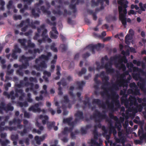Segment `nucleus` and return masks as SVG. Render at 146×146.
Instances as JSON below:
<instances>
[{"mask_svg": "<svg viewBox=\"0 0 146 146\" xmlns=\"http://www.w3.org/2000/svg\"><path fill=\"white\" fill-rule=\"evenodd\" d=\"M48 110L52 115H54L55 113V111L51 108H50L48 109Z\"/></svg>", "mask_w": 146, "mask_h": 146, "instance_id": "59", "label": "nucleus"}, {"mask_svg": "<svg viewBox=\"0 0 146 146\" xmlns=\"http://www.w3.org/2000/svg\"><path fill=\"white\" fill-rule=\"evenodd\" d=\"M129 86L131 88H132L133 90H135L134 92L135 94L139 95H140L139 90L137 88V87L135 83L133 82L130 83Z\"/></svg>", "mask_w": 146, "mask_h": 146, "instance_id": "25", "label": "nucleus"}, {"mask_svg": "<svg viewBox=\"0 0 146 146\" xmlns=\"http://www.w3.org/2000/svg\"><path fill=\"white\" fill-rule=\"evenodd\" d=\"M19 41L21 43V45L23 46L25 50H28L29 52L33 55V56L26 57L24 56H23L20 58V61L24 63L22 65L19 66V69L17 71V73L20 76H23V73L22 70L23 69H26L29 66L28 62L35 58L36 56V54L37 53H40L42 51V49L36 48L33 51L31 50V48H34L35 46V44L33 43H32L30 40L28 41V46H25V43L26 42V40L24 39H19Z\"/></svg>", "mask_w": 146, "mask_h": 146, "instance_id": "4", "label": "nucleus"}, {"mask_svg": "<svg viewBox=\"0 0 146 146\" xmlns=\"http://www.w3.org/2000/svg\"><path fill=\"white\" fill-rule=\"evenodd\" d=\"M47 88V87L46 85H44L43 86V90L41 91L40 92V93L42 94H43L45 96L48 95V93L46 90Z\"/></svg>", "mask_w": 146, "mask_h": 146, "instance_id": "29", "label": "nucleus"}, {"mask_svg": "<svg viewBox=\"0 0 146 146\" xmlns=\"http://www.w3.org/2000/svg\"><path fill=\"white\" fill-rule=\"evenodd\" d=\"M13 53L11 55L12 57L14 59H16L17 58V56L16 55V53H20L21 52V49L19 48L17 44L14 46V48L12 50Z\"/></svg>", "mask_w": 146, "mask_h": 146, "instance_id": "19", "label": "nucleus"}, {"mask_svg": "<svg viewBox=\"0 0 146 146\" xmlns=\"http://www.w3.org/2000/svg\"><path fill=\"white\" fill-rule=\"evenodd\" d=\"M13 18L15 20H21L22 19V17L21 15H15L13 16Z\"/></svg>", "mask_w": 146, "mask_h": 146, "instance_id": "43", "label": "nucleus"}, {"mask_svg": "<svg viewBox=\"0 0 146 146\" xmlns=\"http://www.w3.org/2000/svg\"><path fill=\"white\" fill-rule=\"evenodd\" d=\"M90 56V54L88 52H86V53L84 54L83 55V57L84 58H86Z\"/></svg>", "mask_w": 146, "mask_h": 146, "instance_id": "58", "label": "nucleus"}, {"mask_svg": "<svg viewBox=\"0 0 146 146\" xmlns=\"http://www.w3.org/2000/svg\"><path fill=\"white\" fill-rule=\"evenodd\" d=\"M123 35L122 33H121L119 34H117L115 35V37L116 38H120L121 37H123Z\"/></svg>", "mask_w": 146, "mask_h": 146, "instance_id": "51", "label": "nucleus"}, {"mask_svg": "<svg viewBox=\"0 0 146 146\" xmlns=\"http://www.w3.org/2000/svg\"><path fill=\"white\" fill-rule=\"evenodd\" d=\"M11 65L10 64H9L8 66L7 67L8 70L7 74L9 75L12 74V73H13L14 72V70L13 69H12L10 70H9V69L11 68Z\"/></svg>", "mask_w": 146, "mask_h": 146, "instance_id": "36", "label": "nucleus"}, {"mask_svg": "<svg viewBox=\"0 0 146 146\" xmlns=\"http://www.w3.org/2000/svg\"><path fill=\"white\" fill-rule=\"evenodd\" d=\"M29 80L30 82L36 83L37 82V80L36 78L30 77L29 78Z\"/></svg>", "mask_w": 146, "mask_h": 146, "instance_id": "46", "label": "nucleus"}, {"mask_svg": "<svg viewBox=\"0 0 146 146\" xmlns=\"http://www.w3.org/2000/svg\"><path fill=\"white\" fill-rule=\"evenodd\" d=\"M43 1L42 0H40L38 4L35 5V9H33L32 10V14L35 17H39V14L40 13L39 8L40 7L41 5L43 3Z\"/></svg>", "mask_w": 146, "mask_h": 146, "instance_id": "14", "label": "nucleus"}, {"mask_svg": "<svg viewBox=\"0 0 146 146\" xmlns=\"http://www.w3.org/2000/svg\"><path fill=\"white\" fill-rule=\"evenodd\" d=\"M7 136V134L6 133H2L0 134L1 137L2 138L4 139Z\"/></svg>", "mask_w": 146, "mask_h": 146, "instance_id": "63", "label": "nucleus"}, {"mask_svg": "<svg viewBox=\"0 0 146 146\" xmlns=\"http://www.w3.org/2000/svg\"><path fill=\"white\" fill-rule=\"evenodd\" d=\"M134 122L141 125H143L144 123L143 121H141L140 120H138L136 119H134L133 120Z\"/></svg>", "mask_w": 146, "mask_h": 146, "instance_id": "47", "label": "nucleus"}, {"mask_svg": "<svg viewBox=\"0 0 146 146\" xmlns=\"http://www.w3.org/2000/svg\"><path fill=\"white\" fill-rule=\"evenodd\" d=\"M5 122H2L0 124V131H2L4 130H9L12 131V130H16V128L15 127H9L5 126L3 127V126L5 125Z\"/></svg>", "mask_w": 146, "mask_h": 146, "instance_id": "21", "label": "nucleus"}, {"mask_svg": "<svg viewBox=\"0 0 146 146\" xmlns=\"http://www.w3.org/2000/svg\"><path fill=\"white\" fill-rule=\"evenodd\" d=\"M13 2L11 1H9L8 5H7V7L8 9H10L12 5Z\"/></svg>", "mask_w": 146, "mask_h": 146, "instance_id": "60", "label": "nucleus"}, {"mask_svg": "<svg viewBox=\"0 0 146 146\" xmlns=\"http://www.w3.org/2000/svg\"><path fill=\"white\" fill-rule=\"evenodd\" d=\"M27 133V131H26V129L25 128L23 132H21L20 133V134L21 136H23L25 135V134Z\"/></svg>", "mask_w": 146, "mask_h": 146, "instance_id": "54", "label": "nucleus"}, {"mask_svg": "<svg viewBox=\"0 0 146 146\" xmlns=\"http://www.w3.org/2000/svg\"><path fill=\"white\" fill-rule=\"evenodd\" d=\"M118 3L120 5L118 7L119 19L125 27L126 24L125 16L127 13L126 8L127 7L128 2L126 0H119Z\"/></svg>", "mask_w": 146, "mask_h": 146, "instance_id": "7", "label": "nucleus"}, {"mask_svg": "<svg viewBox=\"0 0 146 146\" xmlns=\"http://www.w3.org/2000/svg\"><path fill=\"white\" fill-rule=\"evenodd\" d=\"M5 89L7 91L8 90V88L11 86V84L10 83H8L4 85Z\"/></svg>", "mask_w": 146, "mask_h": 146, "instance_id": "53", "label": "nucleus"}, {"mask_svg": "<svg viewBox=\"0 0 146 146\" xmlns=\"http://www.w3.org/2000/svg\"><path fill=\"white\" fill-rule=\"evenodd\" d=\"M50 52H48L46 55L42 54L35 60L36 64L33 67L38 71H41L43 69L47 68L46 62L50 59L51 56Z\"/></svg>", "mask_w": 146, "mask_h": 146, "instance_id": "6", "label": "nucleus"}, {"mask_svg": "<svg viewBox=\"0 0 146 146\" xmlns=\"http://www.w3.org/2000/svg\"><path fill=\"white\" fill-rule=\"evenodd\" d=\"M5 104L4 102H1L0 104V113H3L4 111L6 112L8 111H12L14 109L13 107L11 106L10 103H9L7 106L5 107Z\"/></svg>", "mask_w": 146, "mask_h": 146, "instance_id": "12", "label": "nucleus"}, {"mask_svg": "<svg viewBox=\"0 0 146 146\" xmlns=\"http://www.w3.org/2000/svg\"><path fill=\"white\" fill-rule=\"evenodd\" d=\"M136 12L133 10H131L128 12V14L129 15H135L136 14Z\"/></svg>", "mask_w": 146, "mask_h": 146, "instance_id": "49", "label": "nucleus"}, {"mask_svg": "<svg viewBox=\"0 0 146 146\" xmlns=\"http://www.w3.org/2000/svg\"><path fill=\"white\" fill-rule=\"evenodd\" d=\"M5 5V2L2 0H0V6H1V9L2 10H4V6Z\"/></svg>", "mask_w": 146, "mask_h": 146, "instance_id": "42", "label": "nucleus"}, {"mask_svg": "<svg viewBox=\"0 0 146 146\" xmlns=\"http://www.w3.org/2000/svg\"><path fill=\"white\" fill-rule=\"evenodd\" d=\"M110 145L111 146H121L120 145L117 144L115 143H111Z\"/></svg>", "mask_w": 146, "mask_h": 146, "instance_id": "64", "label": "nucleus"}, {"mask_svg": "<svg viewBox=\"0 0 146 146\" xmlns=\"http://www.w3.org/2000/svg\"><path fill=\"white\" fill-rule=\"evenodd\" d=\"M38 119L42 120V122L43 125L47 124V127L49 129H51L53 127L55 131H56L58 129V127L54 126L55 124V122H50L48 121L49 118L48 116H43L42 115H40L38 117Z\"/></svg>", "mask_w": 146, "mask_h": 146, "instance_id": "10", "label": "nucleus"}, {"mask_svg": "<svg viewBox=\"0 0 146 146\" xmlns=\"http://www.w3.org/2000/svg\"><path fill=\"white\" fill-rule=\"evenodd\" d=\"M86 72V69L85 68H83L81 71L79 73L78 75L80 76H81L82 74H85Z\"/></svg>", "mask_w": 146, "mask_h": 146, "instance_id": "39", "label": "nucleus"}, {"mask_svg": "<svg viewBox=\"0 0 146 146\" xmlns=\"http://www.w3.org/2000/svg\"><path fill=\"white\" fill-rule=\"evenodd\" d=\"M23 112L24 113V116L25 117L28 118H30L31 115L29 113L27 112L26 111H23Z\"/></svg>", "mask_w": 146, "mask_h": 146, "instance_id": "48", "label": "nucleus"}, {"mask_svg": "<svg viewBox=\"0 0 146 146\" xmlns=\"http://www.w3.org/2000/svg\"><path fill=\"white\" fill-rule=\"evenodd\" d=\"M31 94L30 93H28L27 94L28 98H27V100L28 102L31 103L33 101V99L31 98Z\"/></svg>", "mask_w": 146, "mask_h": 146, "instance_id": "40", "label": "nucleus"}, {"mask_svg": "<svg viewBox=\"0 0 146 146\" xmlns=\"http://www.w3.org/2000/svg\"><path fill=\"white\" fill-rule=\"evenodd\" d=\"M129 50L131 52H133V53L136 52V51L135 49L133 47H129Z\"/></svg>", "mask_w": 146, "mask_h": 146, "instance_id": "62", "label": "nucleus"}, {"mask_svg": "<svg viewBox=\"0 0 146 146\" xmlns=\"http://www.w3.org/2000/svg\"><path fill=\"white\" fill-rule=\"evenodd\" d=\"M64 101L62 102V107L64 108V106H68V107L70 108V106L69 105L70 103L68 97L66 96H64Z\"/></svg>", "mask_w": 146, "mask_h": 146, "instance_id": "26", "label": "nucleus"}, {"mask_svg": "<svg viewBox=\"0 0 146 146\" xmlns=\"http://www.w3.org/2000/svg\"><path fill=\"white\" fill-rule=\"evenodd\" d=\"M37 31L38 33H36L33 37V39L35 40H37L39 37V34L41 32H42V39H38V40L39 45H40L42 42H46L49 43L51 42L52 40L49 38L48 35L46 34L47 31L45 29L44 25H42L40 28H38Z\"/></svg>", "mask_w": 146, "mask_h": 146, "instance_id": "8", "label": "nucleus"}, {"mask_svg": "<svg viewBox=\"0 0 146 146\" xmlns=\"http://www.w3.org/2000/svg\"><path fill=\"white\" fill-rule=\"evenodd\" d=\"M40 24L39 21H36L33 22V21H30L29 19H27L26 21H23L17 27H21L23 26L25 27L21 29V31L23 32L25 31L29 26L33 28H35L36 25Z\"/></svg>", "mask_w": 146, "mask_h": 146, "instance_id": "9", "label": "nucleus"}, {"mask_svg": "<svg viewBox=\"0 0 146 146\" xmlns=\"http://www.w3.org/2000/svg\"><path fill=\"white\" fill-rule=\"evenodd\" d=\"M32 33V31L31 30H29L28 32L25 33L24 35H25L28 36L29 35H31V33Z\"/></svg>", "mask_w": 146, "mask_h": 146, "instance_id": "57", "label": "nucleus"}, {"mask_svg": "<svg viewBox=\"0 0 146 146\" xmlns=\"http://www.w3.org/2000/svg\"><path fill=\"white\" fill-rule=\"evenodd\" d=\"M19 105L21 107H26L28 106V104L27 102H25L23 103L19 102Z\"/></svg>", "mask_w": 146, "mask_h": 146, "instance_id": "37", "label": "nucleus"}, {"mask_svg": "<svg viewBox=\"0 0 146 146\" xmlns=\"http://www.w3.org/2000/svg\"><path fill=\"white\" fill-rule=\"evenodd\" d=\"M122 115L123 117H120V119L119 120L116 117L113 116L112 114H110V117L111 119H114L115 121V128H117L119 131L118 132V135L119 138L118 139L115 137V141L117 143H121L123 144H124L125 140L124 134L123 133V131H120V130L122 127L121 123L124 121L125 117V116L124 113H122Z\"/></svg>", "mask_w": 146, "mask_h": 146, "instance_id": "5", "label": "nucleus"}, {"mask_svg": "<svg viewBox=\"0 0 146 146\" xmlns=\"http://www.w3.org/2000/svg\"><path fill=\"white\" fill-rule=\"evenodd\" d=\"M23 114H21L19 117L21 119L22 118L23 116ZM22 119H19L15 118L12 121H11L9 122V125H13L17 126V128L19 129H22L23 126L22 125H20V123L22 122Z\"/></svg>", "mask_w": 146, "mask_h": 146, "instance_id": "13", "label": "nucleus"}, {"mask_svg": "<svg viewBox=\"0 0 146 146\" xmlns=\"http://www.w3.org/2000/svg\"><path fill=\"white\" fill-rule=\"evenodd\" d=\"M56 19V18L54 17H52L51 18V20L53 22L52 23H51L50 21L49 20H47V22L48 24L50 25H53V26H55L56 25V23L54 21Z\"/></svg>", "mask_w": 146, "mask_h": 146, "instance_id": "33", "label": "nucleus"}, {"mask_svg": "<svg viewBox=\"0 0 146 146\" xmlns=\"http://www.w3.org/2000/svg\"><path fill=\"white\" fill-rule=\"evenodd\" d=\"M125 99H123L122 98H121V101L123 103H124L125 106L126 108H129L125 112L126 115L125 118L126 119L124 124H123V127L125 129L127 132V128L128 126V121L127 120L129 117H134L135 114L138 111H141L142 108L144 107L145 111L143 114L145 118H146V98H144L142 100L141 98H138V102L141 103L142 102V105H139L137 102V100L135 97L130 96L129 97V101ZM145 133L142 135V137L144 139H146V127L145 128Z\"/></svg>", "mask_w": 146, "mask_h": 146, "instance_id": "2", "label": "nucleus"}, {"mask_svg": "<svg viewBox=\"0 0 146 146\" xmlns=\"http://www.w3.org/2000/svg\"><path fill=\"white\" fill-rule=\"evenodd\" d=\"M121 53L123 55V56L118 55L111 57L110 62L108 60V56H106L104 58H102L101 65L99 62H96L97 69L98 70L104 68L108 73H113L114 70L112 68L111 66L114 64L116 67L122 70L123 73L122 74L119 76L115 84L112 85L111 86V85L108 82V77L106 75L104 72H103L101 73L100 76L102 78L103 82L102 86V88L104 90L103 94L106 96L107 100L106 104H101V102L99 100L94 99L93 102V105H96L100 108H102V109H117L119 108V102L118 100L119 95L116 93V91L119 90L120 87L122 86L124 88V91L121 90L120 94L124 96L128 85V83L131 78L130 76L126 79V75L128 74L129 72H125L126 67L123 63V62L125 64L127 63V60L125 56L129 55V52L128 51L125 52L123 50Z\"/></svg>", "mask_w": 146, "mask_h": 146, "instance_id": "1", "label": "nucleus"}, {"mask_svg": "<svg viewBox=\"0 0 146 146\" xmlns=\"http://www.w3.org/2000/svg\"><path fill=\"white\" fill-rule=\"evenodd\" d=\"M72 80V77L70 76H69L67 78V79L66 80V81L64 80H62L61 82H59L58 83V84L59 86V87L58 88V94L59 95H61L62 94V93L61 91V88L60 87L61 85H62L63 86H64L66 85V82H68Z\"/></svg>", "mask_w": 146, "mask_h": 146, "instance_id": "15", "label": "nucleus"}, {"mask_svg": "<svg viewBox=\"0 0 146 146\" xmlns=\"http://www.w3.org/2000/svg\"><path fill=\"white\" fill-rule=\"evenodd\" d=\"M42 99L43 97L42 95H40L39 97L36 96L35 98L36 100L37 101L42 100Z\"/></svg>", "mask_w": 146, "mask_h": 146, "instance_id": "55", "label": "nucleus"}, {"mask_svg": "<svg viewBox=\"0 0 146 146\" xmlns=\"http://www.w3.org/2000/svg\"><path fill=\"white\" fill-rule=\"evenodd\" d=\"M44 76H43V78L45 80L46 82L48 81L47 78L46 77V76L49 77L51 76V73L47 71H45L43 72Z\"/></svg>", "mask_w": 146, "mask_h": 146, "instance_id": "30", "label": "nucleus"}, {"mask_svg": "<svg viewBox=\"0 0 146 146\" xmlns=\"http://www.w3.org/2000/svg\"><path fill=\"white\" fill-rule=\"evenodd\" d=\"M57 56L56 55H55L54 56V59L51 62V64H54L55 63V62L56 61V60L57 59Z\"/></svg>", "mask_w": 146, "mask_h": 146, "instance_id": "52", "label": "nucleus"}, {"mask_svg": "<svg viewBox=\"0 0 146 146\" xmlns=\"http://www.w3.org/2000/svg\"><path fill=\"white\" fill-rule=\"evenodd\" d=\"M76 88L79 90H81L82 87L84 85L85 82L83 81H78L76 83Z\"/></svg>", "mask_w": 146, "mask_h": 146, "instance_id": "27", "label": "nucleus"}, {"mask_svg": "<svg viewBox=\"0 0 146 146\" xmlns=\"http://www.w3.org/2000/svg\"><path fill=\"white\" fill-rule=\"evenodd\" d=\"M47 136L46 134L42 135L40 137L38 136H36L35 137V140L36 143L38 145H40L41 144V142L43 141L46 138Z\"/></svg>", "mask_w": 146, "mask_h": 146, "instance_id": "22", "label": "nucleus"}, {"mask_svg": "<svg viewBox=\"0 0 146 146\" xmlns=\"http://www.w3.org/2000/svg\"><path fill=\"white\" fill-rule=\"evenodd\" d=\"M31 74L32 75H36L37 77H39L40 76V74L39 72L36 73L35 71H33L31 72Z\"/></svg>", "mask_w": 146, "mask_h": 146, "instance_id": "45", "label": "nucleus"}, {"mask_svg": "<svg viewBox=\"0 0 146 146\" xmlns=\"http://www.w3.org/2000/svg\"><path fill=\"white\" fill-rule=\"evenodd\" d=\"M0 143H1L2 146H6L9 143V141L7 139H5V142L1 141V139H0Z\"/></svg>", "mask_w": 146, "mask_h": 146, "instance_id": "35", "label": "nucleus"}, {"mask_svg": "<svg viewBox=\"0 0 146 146\" xmlns=\"http://www.w3.org/2000/svg\"><path fill=\"white\" fill-rule=\"evenodd\" d=\"M11 139L12 140H17L18 138V135H12L11 137Z\"/></svg>", "mask_w": 146, "mask_h": 146, "instance_id": "50", "label": "nucleus"}, {"mask_svg": "<svg viewBox=\"0 0 146 146\" xmlns=\"http://www.w3.org/2000/svg\"><path fill=\"white\" fill-rule=\"evenodd\" d=\"M90 127V126L88 125L86 127H82L81 129V131L82 134H85L86 132V130Z\"/></svg>", "mask_w": 146, "mask_h": 146, "instance_id": "34", "label": "nucleus"}, {"mask_svg": "<svg viewBox=\"0 0 146 146\" xmlns=\"http://www.w3.org/2000/svg\"><path fill=\"white\" fill-rule=\"evenodd\" d=\"M55 44L54 43H53L52 45L51 46V49L54 52H56L57 51V48L54 46Z\"/></svg>", "mask_w": 146, "mask_h": 146, "instance_id": "41", "label": "nucleus"}, {"mask_svg": "<svg viewBox=\"0 0 146 146\" xmlns=\"http://www.w3.org/2000/svg\"><path fill=\"white\" fill-rule=\"evenodd\" d=\"M129 34H127L125 38V43L128 45L130 44V42L132 40V36L134 35L133 31L132 29H130L129 31Z\"/></svg>", "mask_w": 146, "mask_h": 146, "instance_id": "18", "label": "nucleus"}, {"mask_svg": "<svg viewBox=\"0 0 146 146\" xmlns=\"http://www.w3.org/2000/svg\"><path fill=\"white\" fill-rule=\"evenodd\" d=\"M24 2L25 5L24 9H21L20 10V12L21 13H23L24 12V10L27 9V6L30 5L31 3L33 2V0H22Z\"/></svg>", "mask_w": 146, "mask_h": 146, "instance_id": "24", "label": "nucleus"}, {"mask_svg": "<svg viewBox=\"0 0 146 146\" xmlns=\"http://www.w3.org/2000/svg\"><path fill=\"white\" fill-rule=\"evenodd\" d=\"M60 47L61 48L63 51L67 49V46L64 44L61 45Z\"/></svg>", "mask_w": 146, "mask_h": 146, "instance_id": "61", "label": "nucleus"}, {"mask_svg": "<svg viewBox=\"0 0 146 146\" xmlns=\"http://www.w3.org/2000/svg\"><path fill=\"white\" fill-rule=\"evenodd\" d=\"M133 63L135 64H136L137 66H139L141 65V62L140 61H137L135 60H133Z\"/></svg>", "mask_w": 146, "mask_h": 146, "instance_id": "44", "label": "nucleus"}, {"mask_svg": "<svg viewBox=\"0 0 146 146\" xmlns=\"http://www.w3.org/2000/svg\"><path fill=\"white\" fill-rule=\"evenodd\" d=\"M42 105L43 104L42 103L36 104L29 108V111H32L34 112L40 113L42 111V110L39 108V106Z\"/></svg>", "mask_w": 146, "mask_h": 146, "instance_id": "16", "label": "nucleus"}, {"mask_svg": "<svg viewBox=\"0 0 146 146\" xmlns=\"http://www.w3.org/2000/svg\"><path fill=\"white\" fill-rule=\"evenodd\" d=\"M60 135H59V137L61 138V140L64 142H66L68 141V139L66 137H64L63 138H60Z\"/></svg>", "mask_w": 146, "mask_h": 146, "instance_id": "56", "label": "nucleus"}, {"mask_svg": "<svg viewBox=\"0 0 146 146\" xmlns=\"http://www.w3.org/2000/svg\"><path fill=\"white\" fill-rule=\"evenodd\" d=\"M59 4L60 5L58 6H57L56 8L57 11H55L54 10L53 11V13L54 14H58V15H61V12L59 11V9L61 7L60 5H61L62 3L61 2V0H59Z\"/></svg>", "mask_w": 146, "mask_h": 146, "instance_id": "28", "label": "nucleus"}, {"mask_svg": "<svg viewBox=\"0 0 146 146\" xmlns=\"http://www.w3.org/2000/svg\"><path fill=\"white\" fill-rule=\"evenodd\" d=\"M40 9L42 10V12L48 15V17H49V15L50 14V11H48L46 9L44 8V6H42L40 8Z\"/></svg>", "mask_w": 146, "mask_h": 146, "instance_id": "32", "label": "nucleus"}, {"mask_svg": "<svg viewBox=\"0 0 146 146\" xmlns=\"http://www.w3.org/2000/svg\"><path fill=\"white\" fill-rule=\"evenodd\" d=\"M101 45L100 43H98L97 44L93 45L90 44L87 46L85 49L86 51L92 52V53H94V50L97 49L98 48L101 47Z\"/></svg>", "mask_w": 146, "mask_h": 146, "instance_id": "17", "label": "nucleus"}, {"mask_svg": "<svg viewBox=\"0 0 146 146\" xmlns=\"http://www.w3.org/2000/svg\"><path fill=\"white\" fill-rule=\"evenodd\" d=\"M75 116L76 117V119L75 122L74 123L71 122L72 119L71 117L64 119L63 123H68V125L70 126H73L75 124V122L76 123L78 121L83 118V113L81 111H78L75 114Z\"/></svg>", "mask_w": 146, "mask_h": 146, "instance_id": "11", "label": "nucleus"}, {"mask_svg": "<svg viewBox=\"0 0 146 146\" xmlns=\"http://www.w3.org/2000/svg\"><path fill=\"white\" fill-rule=\"evenodd\" d=\"M35 125L36 126H38L40 130H37L36 129H34L32 131L33 132V133H36L39 134H41V131H42L44 129V128L38 122L36 123Z\"/></svg>", "mask_w": 146, "mask_h": 146, "instance_id": "23", "label": "nucleus"}, {"mask_svg": "<svg viewBox=\"0 0 146 146\" xmlns=\"http://www.w3.org/2000/svg\"><path fill=\"white\" fill-rule=\"evenodd\" d=\"M52 31L50 32V36L52 39H56L58 36V32L55 27H52Z\"/></svg>", "mask_w": 146, "mask_h": 146, "instance_id": "20", "label": "nucleus"}, {"mask_svg": "<svg viewBox=\"0 0 146 146\" xmlns=\"http://www.w3.org/2000/svg\"><path fill=\"white\" fill-rule=\"evenodd\" d=\"M71 131V130L68 129L67 127L64 128V131L62 132V134L63 135H66L68 133Z\"/></svg>", "mask_w": 146, "mask_h": 146, "instance_id": "38", "label": "nucleus"}, {"mask_svg": "<svg viewBox=\"0 0 146 146\" xmlns=\"http://www.w3.org/2000/svg\"><path fill=\"white\" fill-rule=\"evenodd\" d=\"M27 79V77H25L24 81H21L19 84L16 83L15 94L14 91H12L10 92L9 94L7 92H5L3 93V95L8 98H11V100H14L16 97H19V100H22L25 97V94L23 92V90L20 88L22 87L26 86L28 87L26 89V92H28L29 91H32L34 94L36 95L38 94V90H36L39 88V85L38 84H36L34 87L33 84V83L26 82Z\"/></svg>", "mask_w": 146, "mask_h": 146, "instance_id": "3", "label": "nucleus"}, {"mask_svg": "<svg viewBox=\"0 0 146 146\" xmlns=\"http://www.w3.org/2000/svg\"><path fill=\"white\" fill-rule=\"evenodd\" d=\"M56 68V74L57 75V76L55 78V79L56 80H58L60 78V71L61 69V68L59 66H57Z\"/></svg>", "mask_w": 146, "mask_h": 146, "instance_id": "31", "label": "nucleus"}]
</instances>
